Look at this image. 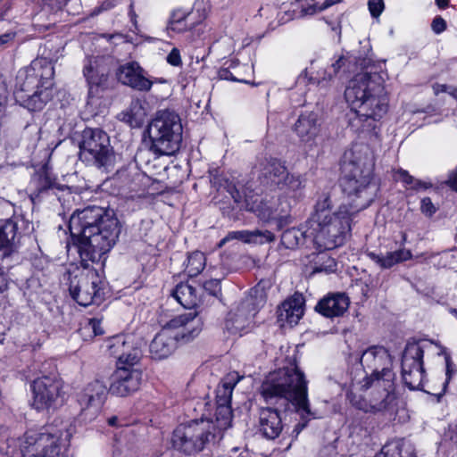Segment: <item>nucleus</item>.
<instances>
[{
    "label": "nucleus",
    "instance_id": "obj_37",
    "mask_svg": "<svg viewBox=\"0 0 457 457\" xmlns=\"http://www.w3.org/2000/svg\"><path fill=\"white\" fill-rule=\"evenodd\" d=\"M405 444L402 440H395L386 444L380 453L375 457H415L413 451L410 445L405 448L406 455L403 454Z\"/></svg>",
    "mask_w": 457,
    "mask_h": 457
},
{
    "label": "nucleus",
    "instance_id": "obj_22",
    "mask_svg": "<svg viewBox=\"0 0 457 457\" xmlns=\"http://www.w3.org/2000/svg\"><path fill=\"white\" fill-rule=\"evenodd\" d=\"M165 324L181 343L190 342L203 328L201 316H174Z\"/></svg>",
    "mask_w": 457,
    "mask_h": 457
},
{
    "label": "nucleus",
    "instance_id": "obj_59",
    "mask_svg": "<svg viewBox=\"0 0 457 457\" xmlns=\"http://www.w3.org/2000/svg\"><path fill=\"white\" fill-rule=\"evenodd\" d=\"M431 27L435 33L440 34L446 29V23L442 17L437 16L433 20Z\"/></svg>",
    "mask_w": 457,
    "mask_h": 457
},
{
    "label": "nucleus",
    "instance_id": "obj_33",
    "mask_svg": "<svg viewBox=\"0 0 457 457\" xmlns=\"http://www.w3.org/2000/svg\"><path fill=\"white\" fill-rule=\"evenodd\" d=\"M242 377L236 371L230 372L216 390V403L220 405L230 404L232 392Z\"/></svg>",
    "mask_w": 457,
    "mask_h": 457
},
{
    "label": "nucleus",
    "instance_id": "obj_5",
    "mask_svg": "<svg viewBox=\"0 0 457 457\" xmlns=\"http://www.w3.org/2000/svg\"><path fill=\"white\" fill-rule=\"evenodd\" d=\"M330 196L323 194L315 205V212L308 221L312 242L320 250H331L342 245L351 231L353 209L342 204L337 212H331Z\"/></svg>",
    "mask_w": 457,
    "mask_h": 457
},
{
    "label": "nucleus",
    "instance_id": "obj_12",
    "mask_svg": "<svg viewBox=\"0 0 457 457\" xmlns=\"http://www.w3.org/2000/svg\"><path fill=\"white\" fill-rule=\"evenodd\" d=\"M68 440L70 434L63 433L52 427L39 430H28L20 438V448L22 457H58L63 441Z\"/></svg>",
    "mask_w": 457,
    "mask_h": 457
},
{
    "label": "nucleus",
    "instance_id": "obj_49",
    "mask_svg": "<svg viewBox=\"0 0 457 457\" xmlns=\"http://www.w3.org/2000/svg\"><path fill=\"white\" fill-rule=\"evenodd\" d=\"M251 236V243L253 244H265L270 243L275 240V236L269 230H252L250 231Z\"/></svg>",
    "mask_w": 457,
    "mask_h": 457
},
{
    "label": "nucleus",
    "instance_id": "obj_60",
    "mask_svg": "<svg viewBox=\"0 0 457 457\" xmlns=\"http://www.w3.org/2000/svg\"><path fill=\"white\" fill-rule=\"evenodd\" d=\"M107 423L109 426L113 428H121L129 425L127 420L123 417L120 416H112L107 419Z\"/></svg>",
    "mask_w": 457,
    "mask_h": 457
},
{
    "label": "nucleus",
    "instance_id": "obj_51",
    "mask_svg": "<svg viewBox=\"0 0 457 457\" xmlns=\"http://www.w3.org/2000/svg\"><path fill=\"white\" fill-rule=\"evenodd\" d=\"M187 15L186 14H177L174 13L171 17L169 29L173 31L182 32L187 29L188 26L187 24Z\"/></svg>",
    "mask_w": 457,
    "mask_h": 457
},
{
    "label": "nucleus",
    "instance_id": "obj_53",
    "mask_svg": "<svg viewBox=\"0 0 457 457\" xmlns=\"http://www.w3.org/2000/svg\"><path fill=\"white\" fill-rule=\"evenodd\" d=\"M204 288L212 296H218L221 292L220 279H210L204 282Z\"/></svg>",
    "mask_w": 457,
    "mask_h": 457
},
{
    "label": "nucleus",
    "instance_id": "obj_10",
    "mask_svg": "<svg viewBox=\"0 0 457 457\" xmlns=\"http://www.w3.org/2000/svg\"><path fill=\"white\" fill-rule=\"evenodd\" d=\"M259 179L267 188L278 190L289 197L297 196L305 187L302 175L289 172L281 161L271 157L260 163Z\"/></svg>",
    "mask_w": 457,
    "mask_h": 457
},
{
    "label": "nucleus",
    "instance_id": "obj_45",
    "mask_svg": "<svg viewBox=\"0 0 457 457\" xmlns=\"http://www.w3.org/2000/svg\"><path fill=\"white\" fill-rule=\"evenodd\" d=\"M215 417L220 428H227L229 427L232 419L230 404H217Z\"/></svg>",
    "mask_w": 457,
    "mask_h": 457
},
{
    "label": "nucleus",
    "instance_id": "obj_15",
    "mask_svg": "<svg viewBox=\"0 0 457 457\" xmlns=\"http://www.w3.org/2000/svg\"><path fill=\"white\" fill-rule=\"evenodd\" d=\"M361 364L365 376L361 380L395 379L393 361L383 346H370L361 356Z\"/></svg>",
    "mask_w": 457,
    "mask_h": 457
},
{
    "label": "nucleus",
    "instance_id": "obj_43",
    "mask_svg": "<svg viewBox=\"0 0 457 457\" xmlns=\"http://www.w3.org/2000/svg\"><path fill=\"white\" fill-rule=\"evenodd\" d=\"M126 340H128L127 334H119L109 337L106 341V350L109 354L118 360Z\"/></svg>",
    "mask_w": 457,
    "mask_h": 457
},
{
    "label": "nucleus",
    "instance_id": "obj_17",
    "mask_svg": "<svg viewBox=\"0 0 457 457\" xmlns=\"http://www.w3.org/2000/svg\"><path fill=\"white\" fill-rule=\"evenodd\" d=\"M109 392L110 386L104 381L95 379L89 382L79 396L80 418L86 421L95 420Z\"/></svg>",
    "mask_w": 457,
    "mask_h": 457
},
{
    "label": "nucleus",
    "instance_id": "obj_29",
    "mask_svg": "<svg viewBox=\"0 0 457 457\" xmlns=\"http://www.w3.org/2000/svg\"><path fill=\"white\" fill-rule=\"evenodd\" d=\"M127 339L117 361V366H135L142 356L141 340L136 339L131 334H127Z\"/></svg>",
    "mask_w": 457,
    "mask_h": 457
},
{
    "label": "nucleus",
    "instance_id": "obj_19",
    "mask_svg": "<svg viewBox=\"0 0 457 457\" xmlns=\"http://www.w3.org/2000/svg\"><path fill=\"white\" fill-rule=\"evenodd\" d=\"M112 379L111 394L127 396L139 389L142 383V371L134 366L119 365Z\"/></svg>",
    "mask_w": 457,
    "mask_h": 457
},
{
    "label": "nucleus",
    "instance_id": "obj_41",
    "mask_svg": "<svg viewBox=\"0 0 457 457\" xmlns=\"http://www.w3.org/2000/svg\"><path fill=\"white\" fill-rule=\"evenodd\" d=\"M41 128L37 123H28L22 130L21 140L29 148H35L40 140Z\"/></svg>",
    "mask_w": 457,
    "mask_h": 457
},
{
    "label": "nucleus",
    "instance_id": "obj_24",
    "mask_svg": "<svg viewBox=\"0 0 457 457\" xmlns=\"http://www.w3.org/2000/svg\"><path fill=\"white\" fill-rule=\"evenodd\" d=\"M370 62V60L366 59L358 60L356 56L349 53L346 54H341L337 57H335V60L332 62V63L328 66L322 71V75H319L316 79L318 83H320L321 80H330L340 71L348 73L355 72L358 71L359 66L361 70L368 69Z\"/></svg>",
    "mask_w": 457,
    "mask_h": 457
},
{
    "label": "nucleus",
    "instance_id": "obj_6",
    "mask_svg": "<svg viewBox=\"0 0 457 457\" xmlns=\"http://www.w3.org/2000/svg\"><path fill=\"white\" fill-rule=\"evenodd\" d=\"M54 68L50 60L37 57L21 69L16 76L13 97L24 108L35 112L43 109L52 98Z\"/></svg>",
    "mask_w": 457,
    "mask_h": 457
},
{
    "label": "nucleus",
    "instance_id": "obj_35",
    "mask_svg": "<svg viewBox=\"0 0 457 457\" xmlns=\"http://www.w3.org/2000/svg\"><path fill=\"white\" fill-rule=\"evenodd\" d=\"M121 120L132 128L141 127L146 118V111L139 100L132 101L129 108L121 113Z\"/></svg>",
    "mask_w": 457,
    "mask_h": 457
},
{
    "label": "nucleus",
    "instance_id": "obj_8",
    "mask_svg": "<svg viewBox=\"0 0 457 457\" xmlns=\"http://www.w3.org/2000/svg\"><path fill=\"white\" fill-rule=\"evenodd\" d=\"M150 150L157 155H171L180 147L182 124L179 116L168 110L160 111L148 124Z\"/></svg>",
    "mask_w": 457,
    "mask_h": 457
},
{
    "label": "nucleus",
    "instance_id": "obj_18",
    "mask_svg": "<svg viewBox=\"0 0 457 457\" xmlns=\"http://www.w3.org/2000/svg\"><path fill=\"white\" fill-rule=\"evenodd\" d=\"M246 208L256 213L264 221H275L278 229L291 222L289 215L291 205L287 201L280 202L275 205L262 198L259 202L256 200L252 205L247 202Z\"/></svg>",
    "mask_w": 457,
    "mask_h": 457
},
{
    "label": "nucleus",
    "instance_id": "obj_27",
    "mask_svg": "<svg viewBox=\"0 0 457 457\" xmlns=\"http://www.w3.org/2000/svg\"><path fill=\"white\" fill-rule=\"evenodd\" d=\"M318 114L314 112L301 113L294 125V131L303 143L312 144L320 133Z\"/></svg>",
    "mask_w": 457,
    "mask_h": 457
},
{
    "label": "nucleus",
    "instance_id": "obj_14",
    "mask_svg": "<svg viewBox=\"0 0 457 457\" xmlns=\"http://www.w3.org/2000/svg\"><path fill=\"white\" fill-rule=\"evenodd\" d=\"M32 405L37 411L55 408L62 403V382L55 375H42L31 384Z\"/></svg>",
    "mask_w": 457,
    "mask_h": 457
},
{
    "label": "nucleus",
    "instance_id": "obj_52",
    "mask_svg": "<svg viewBox=\"0 0 457 457\" xmlns=\"http://www.w3.org/2000/svg\"><path fill=\"white\" fill-rule=\"evenodd\" d=\"M444 444H449L452 446H457V422L450 425L443 437Z\"/></svg>",
    "mask_w": 457,
    "mask_h": 457
},
{
    "label": "nucleus",
    "instance_id": "obj_63",
    "mask_svg": "<svg viewBox=\"0 0 457 457\" xmlns=\"http://www.w3.org/2000/svg\"><path fill=\"white\" fill-rule=\"evenodd\" d=\"M446 184L453 190L457 191V168L453 170L446 180Z\"/></svg>",
    "mask_w": 457,
    "mask_h": 457
},
{
    "label": "nucleus",
    "instance_id": "obj_11",
    "mask_svg": "<svg viewBox=\"0 0 457 457\" xmlns=\"http://www.w3.org/2000/svg\"><path fill=\"white\" fill-rule=\"evenodd\" d=\"M79 159L106 171L112 169L115 154L108 135L100 129H85L79 142Z\"/></svg>",
    "mask_w": 457,
    "mask_h": 457
},
{
    "label": "nucleus",
    "instance_id": "obj_42",
    "mask_svg": "<svg viewBox=\"0 0 457 457\" xmlns=\"http://www.w3.org/2000/svg\"><path fill=\"white\" fill-rule=\"evenodd\" d=\"M249 324V316H229L225 320V328L230 334H237L245 331Z\"/></svg>",
    "mask_w": 457,
    "mask_h": 457
},
{
    "label": "nucleus",
    "instance_id": "obj_20",
    "mask_svg": "<svg viewBox=\"0 0 457 457\" xmlns=\"http://www.w3.org/2000/svg\"><path fill=\"white\" fill-rule=\"evenodd\" d=\"M117 79L121 84L140 92H148L154 85L151 78L137 62H128L120 65L116 72Z\"/></svg>",
    "mask_w": 457,
    "mask_h": 457
},
{
    "label": "nucleus",
    "instance_id": "obj_64",
    "mask_svg": "<svg viewBox=\"0 0 457 457\" xmlns=\"http://www.w3.org/2000/svg\"><path fill=\"white\" fill-rule=\"evenodd\" d=\"M15 37V32L9 31L3 35H0V46L7 44L8 42L13 40Z\"/></svg>",
    "mask_w": 457,
    "mask_h": 457
},
{
    "label": "nucleus",
    "instance_id": "obj_23",
    "mask_svg": "<svg viewBox=\"0 0 457 457\" xmlns=\"http://www.w3.org/2000/svg\"><path fill=\"white\" fill-rule=\"evenodd\" d=\"M83 74L88 85L89 95L97 94L99 88L105 85L108 77V68L104 63V57L94 56L87 58Z\"/></svg>",
    "mask_w": 457,
    "mask_h": 457
},
{
    "label": "nucleus",
    "instance_id": "obj_39",
    "mask_svg": "<svg viewBox=\"0 0 457 457\" xmlns=\"http://www.w3.org/2000/svg\"><path fill=\"white\" fill-rule=\"evenodd\" d=\"M212 183L218 190H226L233 198L235 203L238 204L242 201V195L237 188L235 183L230 180L226 175H219L212 179Z\"/></svg>",
    "mask_w": 457,
    "mask_h": 457
},
{
    "label": "nucleus",
    "instance_id": "obj_2",
    "mask_svg": "<svg viewBox=\"0 0 457 457\" xmlns=\"http://www.w3.org/2000/svg\"><path fill=\"white\" fill-rule=\"evenodd\" d=\"M377 72L356 74L345 90V97L351 107L349 127L357 133L378 136L380 120L387 112L388 99Z\"/></svg>",
    "mask_w": 457,
    "mask_h": 457
},
{
    "label": "nucleus",
    "instance_id": "obj_34",
    "mask_svg": "<svg viewBox=\"0 0 457 457\" xmlns=\"http://www.w3.org/2000/svg\"><path fill=\"white\" fill-rule=\"evenodd\" d=\"M310 225L308 228H292L283 232L281 236V242L287 248H295L297 245H303L305 239L312 241V235L309 233Z\"/></svg>",
    "mask_w": 457,
    "mask_h": 457
},
{
    "label": "nucleus",
    "instance_id": "obj_30",
    "mask_svg": "<svg viewBox=\"0 0 457 457\" xmlns=\"http://www.w3.org/2000/svg\"><path fill=\"white\" fill-rule=\"evenodd\" d=\"M369 257L381 269H390L395 264L412 258V253L406 248H400L394 252H387L385 255L370 253Z\"/></svg>",
    "mask_w": 457,
    "mask_h": 457
},
{
    "label": "nucleus",
    "instance_id": "obj_40",
    "mask_svg": "<svg viewBox=\"0 0 457 457\" xmlns=\"http://www.w3.org/2000/svg\"><path fill=\"white\" fill-rule=\"evenodd\" d=\"M337 270V262L327 253L322 252L314 259L313 272L332 273Z\"/></svg>",
    "mask_w": 457,
    "mask_h": 457
},
{
    "label": "nucleus",
    "instance_id": "obj_48",
    "mask_svg": "<svg viewBox=\"0 0 457 457\" xmlns=\"http://www.w3.org/2000/svg\"><path fill=\"white\" fill-rule=\"evenodd\" d=\"M251 236L250 230H237V231H230L228 233V235L222 238L220 243L219 246H223L227 242H229L231 240H240L245 243H251Z\"/></svg>",
    "mask_w": 457,
    "mask_h": 457
},
{
    "label": "nucleus",
    "instance_id": "obj_28",
    "mask_svg": "<svg viewBox=\"0 0 457 457\" xmlns=\"http://www.w3.org/2000/svg\"><path fill=\"white\" fill-rule=\"evenodd\" d=\"M349 304L350 300L345 294H329L319 301L315 311L320 314H344Z\"/></svg>",
    "mask_w": 457,
    "mask_h": 457
},
{
    "label": "nucleus",
    "instance_id": "obj_46",
    "mask_svg": "<svg viewBox=\"0 0 457 457\" xmlns=\"http://www.w3.org/2000/svg\"><path fill=\"white\" fill-rule=\"evenodd\" d=\"M101 321L102 319H87L85 324L79 328V331L82 335H87V333L91 332L93 336H101L104 333L103 328L101 327Z\"/></svg>",
    "mask_w": 457,
    "mask_h": 457
},
{
    "label": "nucleus",
    "instance_id": "obj_56",
    "mask_svg": "<svg viewBox=\"0 0 457 457\" xmlns=\"http://www.w3.org/2000/svg\"><path fill=\"white\" fill-rule=\"evenodd\" d=\"M456 372V367L452 361L451 358L449 356L445 357V381L444 382V390L446 388L449 381L451 380L452 377Z\"/></svg>",
    "mask_w": 457,
    "mask_h": 457
},
{
    "label": "nucleus",
    "instance_id": "obj_9",
    "mask_svg": "<svg viewBox=\"0 0 457 457\" xmlns=\"http://www.w3.org/2000/svg\"><path fill=\"white\" fill-rule=\"evenodd\" d=\"M217 428L209 420H193L179 425L171 436L172 447L190 455L201 452L215 437Z\"/></svg>",
    "mask_w": 457,
    "mask_h": 457
},
{
    "label": "nucleus",
    "instance_id": "obj_36",
    "mask_svg": "<svg viewBox=\"0 0 457 457\" xmlns=\"http://www.w3.org/2000/svg\"><path fill=\"white\" fill-rule=\"evenodd\" d=\"M304 307L305 299L303 295L295 292L278 306L277 314H303Z\"/></svg>",
    "mask_w": 457,
    "mask_h": 457
},
{
    "label": "nucleus",
    "instance_id": "obj_26",
    "mask_svg": "<svg viewBox=\"0 0 457 457\" xmlns=\"http://www.w3.org/2000/svg\"><path fill=\"white\" fill-rule=\"evenodd\" d=\"M23 220L13 217L4 221L0 227V259L8 258L16 249L18 243V230Z\"/></svg>",
    "mask_w": 457,
    "mask_h": 457
},
{
    "label": "nucleus",
    "instance_id": "obj_44",
    "mask_svg": "<svg viewBox=\"0 0 457 457\" xmlns=\"http://www.w3.org/2000/svg\"><path fill=\"white\" fill-rule=\"evenodd\" d=\"M337 1L326 0L322 4H320L316 0H310V3H301V15H312L317 12H320L322 10L327 9L328 7L333 5Z\"/></svg>",
    "mask_w": 457,
    "mask_h": 457
},
{
    "label": "nucleus",
    "instance_id": "obj_16",
    "mask_svg": "<svg viewBox=\"0 0 457 457\" xmlns=\"http://www.w3.org/2000/svg\"><path fill=\"white\" fill-rule=\"evenodd\" d=\"M100 283V278L96 270L81 271L70 277L69 291L79 305L88 306L101 300Z\"/></svg>",
    "mask_w": 457,
    "mask_h": 457
},
{
    "label": "nucleus",
    "instance_id": "obj_4",
    "mask_svg": "<svg viewBox=\"0 0 457 457\" xmlns=\"http://www.w3.org/2000/svg\"><path fill=\"white\" fill-rule=\"evenodd\" d=\"M374 160L370 147L353 144L344 154L341 186L351 200L350 208L356 212L370 206L375 198L376 187L371 184Z\"/></svg>",
    "mask_w": 457,
    "mask_h": 457
},
{
    "label": "nucleus",
    "instance_id": "obj_38",
    "mask_svg": "<svg viewBox=\"0 0 457 457\" xmlns=\"http://www.w3.org/2000/svg\"><path fill=\"white\" fill-rule=\"evenodd\" d=\"M206 265L204 253L195 251L187 256L185 272L188 277H195L202 272Z\"/></svg>",
    "mask_w": 457,
    "mask_h": 457
},
{
    "label": "nucleus",
    "instance_id": "obj_31",
    "mask_svg": "<svg viewBox=\"0 0 457 457\" xmlns=\"http://www.w3.org/2000/svg\"><path fill=\"white\" fill-rule=\"evenodd\" d=\"M266 303V294L262 288L253 287L242 300L238 311L257 314Z\"/></svg>",
    "mask_w": 457,
    "mask_h": 457
},
{
    "label": "nucleus",
    "instance_id": "obj_21",
    "mask_svg": "<svg viewBox=\"0 0 457 457\" xmlns=\"http://www.w3.org/2000/svg\"><path fill=\"white\" fill-rule=\"evenodd\" d=\"M264 407L259 411L258 433L267 440H275L283 431L284 424L279 405Z\"/></svg>",
    "mask_w": 457,
    "mask_h": 457
},
{
    "label": "nucleus",
    "instance_id": "obj_62",
    "mask_svg": "<svg viewBox=\"0 0 457 457\" xmlns=\"http://www.w3.org/2000/svg\"><path fill=\"white\" fill-rule=\"evenodd\" d=\"M37 3L42 2V4L48 6L51 10L60 9L62 5L66 4L68 0H37Z\"/></svg>",
    "mask_w": 457,
    "mask_h": 457
},
{
    "label": "nucleus",
    "instance_id": "obj_1",
    "mask_svg": "<svg viewBox=\"0 0 457 457\" xmlns=\"http://www.w3.org/2000/svg\"><path fill=\"white\" fill-rule=\"evenodd\" d=\"M118 220L98 206L76 211L70 218L69 229L85 267L97 262L115 245L120 234Z\"/></svg>",
    "mask_w": 457,
    "mask_h": 457
},
{
    "label": "nucleus",
    "instance_id": "obj_47",
    "mask_svg": "<svg viewBox=\"0 0 457 457\" xmlns=\"http://www.w3.org/2000/svg\"><path fill=\"white\" fill-rule=\"evenodd\" d=\"M398 178L402 179L403 183L410 185L411 188L415 190L426 189L431 187V184L429 183L414 179L406 170H399Z\"/></svg>",
    "mask_w": 457,
    "mask_h": 457
},
{
    "label": "nucleus",
    "instance_id": "obj_54",
    "mask_svg": "<svg viewBox=\"0 0 457 457\" xmlns=\"http://www.w3.org/2000/svg\"><path fill=\"white\" fill-rule=\"evenodd\" d=\"M114 457H138V451L134 445H125L114 453Z\"/></svg>",
    "mask_w": 457,
    "mask_h": 457
},
{
    "label": "nucleus",
    "instance_id": "obj_3",
    "mask_svg": "<svg viewBox=\"0 0 457 457\" xmlns=\"http://www.w3.org/2000/svg\"><path fill=\"white\" fill-rule=\"evenodd\" d=\"M307 383L303 372L295 367L269 373L261 386V395L268 404L279 405L284 411L292 407L300 415L301 421L292 430L294 438L312 419L318 418L310 406Z\"/></svg>",
    "mask_w": 457,
    "mask_h": 457
},
{
    "label": "nucleus",
    "instance_id": "obj_32",
    "mask_svg": "<svg viewBox=\"0 0 457 457\" xmlns=\"http://www.w3.org/2000/svg\"><path fill=\"white\" fill-rule=\"evenodd\" d=\"M172 296L185 309L195 308L199 302V296L195 287L187 283H180L172 291Z\"/></svg>",
    "mask_w": 457,
    "mask_h": 457
},
{
    "label": "nucleus",
    "instance_id": "obj_58",
    "mask_svg": "<svg viewBox=\"0 0 457 457\" xmlns=\"http://www.w3.org/2000/svg\"><path fill=\"white\" fill-rule=\"evenodd\" d=\"M166 59L168 63H170L172 66L179 67L182 63L179 50L177 48H173L167 55Z\"/></svg>",
    "mask_w": 457,
    "mask_h": 457
},
{
    "label": "nucleus",
    "instance_id": "obj_7",
    "mask_svg": "<svg viewBox=\"0 0 457 457\" xmlns=\"http://www.w3.org/2000/svg\"><path fill=\"white\" fill-rule=\"evenodd\" d=\"M395 379L359 380L346 394L355 409L372 415H392L397 407Z\"/></svg>",
    "mask_w": 457,
    "mask_h": 457
},
{
    "label": "nucleus",
    "instance_id": "obj_55",
    "mask_svg": "<svg viewBox=\"0 0 457 457\" xmlns=\"http://www.w3.org/2000/svg\"><path fill=\"white\" fill-rule=\"evenodd\" d=\"M368 5L372 17H378L384 10L383 0H369Z\"/></svg>",
    "mask_w": 457,
    "mask_h": 457
},
{
    "label": "nucleus",
    "instance_id": "obj_13",
    "mask_svg": "<svg viewBox=\"0 0 457 457\" xmlns=\"http://www.w3.org/2000/svg\"><path fill=\"white\" fill-rule=\"evenodd\" d=\"M424 350L420 342L408 341L402 355V378L411 390H423L425 369Z\"/></svg>",
    "mask_w": 457,
    "mask_h": 457
},
{
    "label": "nucleus",
    "instance_id": "obj_50",
    "mask_svg": "<svg viewBox=\"0 0 457 457\" xmlns=\"http://www.w3.org/2000/svg\"><path fill=\"white\" fill-rule=\"evenodd\" d=\"M10 99V90L6 79L0 74V112L5 111Z\"/></svg>",
    "mask_w": 457,
    "mask_h": 457
},
{
    "label": "nucleus",
    "instance_id": "obj_61",
    "mask_svg": "<svg viewBox=\"0 0 457 457\" xmlns=\"http://www.w3.org/2000/svg\"><path fill=\"white\" fill-rule=\"evenodd\" d=\"M303 316H295V315H292V316H278V323L279 325V327L283 328L285 326V322H288L290 323V327H293L294 325H296L300 319L302 318Z\"/></svg>",
    "mask_w": 457,
    "mask_h": 457
},
{
    "label": "nucleus",
    "instance_id": "obj_57",
    "mask_svg": "<svg viewBox=\"0 0 457 457\" xmlns=\"http://www.w3.org/2000/svg\"><path fill=\"white\" fill-rule=\"evenodd\" d=\"M420 209L422 213L427 216H432L436 212V208L429 197H425L421 200Z\"/></svg>",
    "mask_w": 457,
    "mask_h": 457
},
{
    "label": "nucleus",
    "instance_id": "obj_25",
    "mask_svg": "<svg viewBox=\"0 0 457 457\" xmlns=\"http://www.w3.org/2000/svg\"><path fill=\"white\" fill-rule=\"evenodd\" d=\"M179 343L174 333L166 324L163 325L149 345L152 359L163 360L170 357L178 348Z\"/></svg>",
    "mask_w": 457,
    "mask_h": 457
}]
</instances>
